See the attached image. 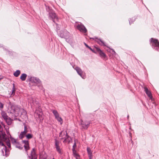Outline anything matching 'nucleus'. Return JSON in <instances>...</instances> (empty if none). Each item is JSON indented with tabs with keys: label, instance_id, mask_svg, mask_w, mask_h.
<instances>
[{
	"label": "nucleus",
	"instance_id": "29",
	"mask_svg": "<svg viewBox=\"0 0 159 159\" xmlns=\"http://www.w3.org/2000/svg\"><path fill=\"white\" fill-rule=\"evenodd\" d=\"M56 119L57 120V121H58L60 122L61 124H62L61 122L62 121V118L60 117L59 116H58L57 117H56Z\"/></svg>",
	"mask_w": 159,
	"mask_h": 159
},
{
	"label": "nucleus",
	"instance_id": "13",
	"mask_svg": "<svg viewBox=\"0 0 159 159\" xmlns=\"http://www.w3.org/2000/svg\"><path fill=\"white\" fill-rule=\"evenodd\" d=\"M39 79L34 77H31L29 79V81L31 83L37 84L39 82Z\"/></svg>",
	"mask_w": 159,
	"mask_h": 159
},
{
	"label": "nucleus",
	"instance_id": "27",
	"mask_svg": "<svg viewBox=\"0 0 159 159\" xmlns=\"http://www.w3.org/2000/svg\"><path fill=\"white\" fill-rule=\"evenodd\" d=\"M59 144L60 142L57 139H55V147L56 148L57 146H59Z\"/></svg>",
	"mask_w": 159,
	"mask_h": 159
},
{
	"label": "nucleus",
	"instance_id": "28",
	"mask_svg": "<svg viewBox=\"0 0 159 159\" xmlns=\"http://www.w3.org/2000/svg\"><path fill=\"white\" fill-rule=\"evenodd\" d=\"M130 25L132 24L135 20V18H132V19H129V20Z\"/></svg>",
	"mask_w": 159,
	"mask_h": 159
},
{
	"label": "nucleus",
	"instance_id": "37",
	"mask_svg": "<svg viewBox=\"0 0 159 159\" xmlns=\"http://www.w3.org/2000/svg\"><path fill=\"white\" fill-rule=\"evenodd\" d=\"M3 107V105L0 102V108H2Z\"/></svg>",
	"mask_w": 159,
	"mask_h": 159
},
{
	"label": "nucleus",
	"instance_id": "9",
	"mask_svg": "<svg viewBox=\"0 0 159 159\" xmlns=\"http://www.w3.org/2000/svg\"><path fill=\"white\" fill-rule=\"evenodd\" d=\"M9 127L5 128L6 131V133L7 134L10 136V138L11 139V142L12 143L14 144L15 145L16 144L18 143V142L17 141V140H16L15 139L13 138L11 136V135L9 133Z\"/></svg>",
	"mask_w": 159,
	"mask_h": 159
},
{
	"label": "nucleus",
	"instance_id": "35",
	"mask_svg": "<svg viewBox=\"0 0 159 159\" xmlns=\"http://www.w3.org/2000/svg\"><path fill=\"white\" fill-rule=\"evenodd\" d=\"M129 136L130 137V141L131 142V143H132V145H133V141L132 140V136H131V134L130 132H129Z\"/></svg>",
	"mask_w": 159,
	"mask_h": 159
},
{
	"label": "nucleus",
	"instance_id": "26",
	"mask_svg": "<svg viewBox=\"0 0 159 159\" xmlns=\"http://www.w3.org/2000/svg\"><path fill=\"white\" fill-rule=\"evenodd\" d=\"M52 112L55 116V118L59 116V115L57 111L56 110H53Z\"/></svg>",
	"mask_w": 159,
	"mask_h": 159
},
{
	"label": "nucleus",
	"instance_id": "22",
	"mask_svg": "<svg viewBox=\"0 0 159 159\" xmlns=\"http://www.w3.org/2000/svg\"><path fill=\"white\" fill-rule=\"evenodd\" d=\"M27 76L26 74H22L20 77V79L22 81H25L26 79Z\"/></svg>",
	"mask_w": 159,
	"mask_h": 159
},
{
	"label": "nucleus",
	"instance_id": "8",
	"mask_svg": "<svg viewBox=\"0 0 159 159\" xmlns=\"http://www.w3.org/2000/svg\"><path fill=\"white\" fill-rule=\"evenodd\" d=\"M77 28L80 32L86 33L87 32V30L83 25L81 23L78 24L76 26Z\"/></svg>",
	"mask_w": 159,
	"mask_h": 159
},
{
	"label": "nucleus",
	"instance_id": "46",
	"mask_svg": "<svg viewBox=\"0 0 159 159\" xmlns=\"http://www.w3.org/2000/svg\"><path fill=\"white\" fill-rule=\"evenodd\" d=\"M52 159H55V158H53Z\"/></svg>",
	"mask_w": 159,
	"mask_h": 159
},
{
	"label": "nucleus",
	"instance_id": "21",
	"mask_svg": "<svg viewBox=\"0 0 159 159\" xmlns=\"http://www.w3.org/2000/svg\"><path fill=\"white\" fill-rule=\"evenodd\" d=\"M83 79H85L86 78V74L85 72L83 71L82 72L78 74Z\"/></svg>",
	"mask_w": 159,
	"mask_h": 159
},
{
	"label": "nucleus",
	"instance_id": "11",
	"mask_svg": "<svg viewBox=\"0 0 159 159\" xmlns=\"http://www.w3.org/2000/svg\"><path fill=\"white\" fill-rule=\"evenodd\" d=\"M30 159H37V156L36 154L34 148H33L31 151V154L29 156Z\"/></svg>",
	"mask_w": 159,
	"mask_h": 159
},
{
	"label": "nucleus",
	"instance_id": "39",
	"mask_svg": "<svg viewBox=\"0 0 159 159\" xmlns=\"http://www.w3.org/2000/svg\"><path fill=\"white\" fill-rule=\"evenodd\" d=\"M15 89V84H13V87H12V89Z\"/></svg>",
	"mask_w": 159,
	"mask_h": 159
},
{
	"label": "nucleus",
	"instance_id": "7",
	"mask_svg": "<svg viewBox=\"0 0 159 159\" xmlns=\"http://www.w3.org/2000/svg\"><path fill=\"white\" fill-rule=\"evenodd\" d=\"M69 33L66 30H64L60 31L59 35L61 38L66 39L69 37Z\"/></svg>",
	"mask_w": 159,
	"mask_h": 159
},
{
	"label": "nucleus",
	"instance_id": "6",
	"mask_svg": "<svg viewBox=\"0 0 159 159\" xmlns=\"http://www.w3.org/2000/svg\"><path fill=\"white\" fill-rule=\"evenodd\" d=\"M90 124V122L89 121H83L82 120H81L80 122V125H81L82 129H87Z\"/></svg>",
	"mask_w": 159,
	"mask_h": 159
},
{
	"label": "nucleus",
	"instance_id": "18",
	"mask_svg": "<svg viewBox=\"0 0 159 159\" xmlns=\"http://www.w3.org/2000/svg\"><path fill=\"white\" fill-rule=\"evenodd\" d=\"M22 141L25 144L24 146L25 149L26 150L28 149L29 148L28 141L26 140H23Z\"/></svg>",
	"mask_w": 159,
	"mask_h": 159
},
{
	"label": "nucleus",
	"instance_id": "3",
	"mask_svg": "<svg viewBox=\"0 0 159 159\" xmlns=\"http://www.w3.org/2000/svg\"><path fill=\"white\" fill-rule=\"evenodd\" d=\"M150 44L152 48L156 50L159 51V41L158 39L151 38L150 40Z\"/></svg>",
	"mask_w": 159,
	"mask_h": 159
},
{
	"label": "nucleus",
	"instance_id": "44",
	"mask_svg": "<svg viewBox=\"0 0 159 159\" xmlns=\"http://www.w3.org/2000/svg\"><path fill=\"white\" fill-rule=\"evenodd\" d=\"M45 6H46V7H48H48H47V6H46V5H45Z\"/></svg>",
	"mask_w": 159,
	"mask_h": 159
},
{
	"label": "nucleus",
	"instance_id": "17",
	"mask_svg": "<svg viewBox=\"0 0 159 159\" xmlns=\"http://www.w3.org/2000/svg\"><path fill=\"white\" fill-rule=\"evenodd\" d=\"M65 39L67 43H69L71 46L73 45V41L72 38L71 37H68V38H66Z\"/></svg>",
	"mask_w": 159,
	"mask_h": 159
},
{
	"label": "nucleus",
	"instance_id": "23",
	"mask_svg": "<svg viewBox=\"0 0 159 159\" xmlns=\"http://www.w3.org/2000/svg\"><path fill=\"white\" fill-rule=\"evenodd\" d=\"M74 156L76 158V159H79L80 156L79 155L76 153L75 150H72Z\"/></svg>",
	"mask_w": 159,
	"mask_h": 159
},
{
	"label": "nucleus",
	"instance_id": "5",
	"mask_svg": "<svg viewBox=\"0 0 159 159\" xmlns=\"http://www.w3.org/2000/svg\"><path fill=\"white\" fill-rule=\"evenodd\" d=\"M59 136L60 137H61V139H64V142H66V141H69V137L67 135L66 131H63L61 132L60 133Z\"/></svg>",
	"mask_w": 159,
	"mask_h": 159
},
{
	"label": "nucleus",
	"instance_id": "2",
	"mask_svg": "<svg viewBox=\"0 0 159 159\" xmlns=\"http://www.w3.org/2000/svg\"><path fill=\"white\" fill-rule=\"evenodd\" d=\"M46 9L47 11L49 13V18L55 23V20H57L58 19V17L56 14L50 7H46Z\"/></svg>",
	"mask_w": 159,
	"mask_h": 159
},
{
	"label": "nucleus",
	"instance_id": "41",
	"mask_svg": "<svg viewBox=\"0 0 159 159\" xmlns=\"http://www.w3.org/2000/svg\"><path fill=\"white\" fill-rule=\"evenodd\" d=\"M3 78L2 77L0 76V80L2 79Z\"/></svg>",
	"mask_w": 159,
	"mask_h": 159
},
{
	"label": "nucleus",
	"instance_id": "32",
	"mask_svg": "<svg viewBox=\"0 0 159 159\" xmlns=\"http://www.w3.org/2000/svg\"><path fill=\"white\" fill-rule=\"evenodd\" d=\"M32 135L30 134H28L26 135V137L27 139H30L32 138Z\"/></svg>",
	"mask_w": 159,
	"mask_h": 159
},
{
	"label": "nucleus",
	"instance_id": "20",
	"mask_svg": "<svg viewBox=\"0 0 159 159\" xmlns=\"http://www.w3.org/2000/svg\"><path fill=\"white\" fill-rule=\"evenodd\" d=\"M74 69L76 70L78 74L80 73L81 72L82 73L83 71L78 66H76L75 68H74Z\"/></svg>",
	"mask_w": 159,
	"mask_h": 159
},
{
	"label": "nucleus",
	"instance_id": "30",
	"mask_svg": "<svg viewBox=\"0 0 159 159\" xmlns=\"http://www.w3.org/2000/svg\"><path fill=\"white\" fill-rule=\"evenodd\" d=\"M56 149L57 151L60 154H61V149H60L59 146H57L56 148Z\"/></svg>",
	"mask_w": 159,
	"mask_h": 159
},
{
	"label": "nucleus",
	"instance_id": "40",
	"mask_svg": "<svg viewBox=\"0 0 159 159\" xmlns=\"http://www.w3.org/2000/svg\"><path fill=\"white\" fill-rule=\"evenodd\" d=\"M112 51L113 53H115V52L114 51V50L113 49H112Z\"/></svg>",
	"mask_w": 159,
	"mask_h": 159
},
{
	"label": "nucleus",
	"instance_id": "16",
	"mask_svg": "<svg viewBox=\"0 0 159 159\" xmlns=\"http://www.w3.org/2000/svg\"><path fill=\"white\" fill-rule=\"evenodd\" d=\"M87 149L89 159H92L93 158L92 151L91 149L88 147L87 148Z\"/></svg>",
	"mask_w": 159,
	"mask_h": 159
},
{
	"label": "nucleus",
	"instance_id": "45",
	"mask_svg": "<svg viewBox=\"0 0 159 159\" xmlns=\"http://www.w3.org/2000/svg\"><path fill=\"white\" fill-rule=\"evenodd\" d=\"M131 127H130L129 128V129H131Z\"/></svg>",
	"mask_w": 159,
	"mask_h": 159
},
{
	"label": "nucleus",
	"instance_id": "42",
	"mask_svg": "<svg viewBox=\"0 0 159 159\" xmlns=\"http://www.w3.org/2000/svg\"><path fill=\"white\" fill-rule=\"evenodd\" d=\"M43 159H47V157H46H46H44L43 158Z\"/></svg>",
	"mask_w": 159,
	"mask_h": 159
},
{
	"label": "nucleus",
	"instance_id": "4",
	"mask_svg": "<svg viewBox=\"0 0 159 159\" xmlns=\"http://www.w3.org/2000/svg\"><path fill=\"white\" fill-rule=\"evenodd\" d=\"M21 109L17 106H12L11 107V113L14 114L16 116H17L20 113Z\"/></svg>",
	"mask_w": 159,
	"mask_h": 159
},
{
	"label": "nucleus",
	"instance_id": "38",
	"mask_svg": "<svg viewBox=\"0 0 159 159\" xmlns=\"http://www.w3.org/2000/svg\"><path fill=\"white\" fill-rule=\"evenodd\" d=\"M84 45H85V46L88 48H89L90 47L86 43H84Z\"/></svg>",
	"mask_w": 159,
	"mask_h": 159
},
{
	"label": "nucleus",
	"instance_id": "19",
	"mask_svg": "<svg viewBox=\"0 0 159 159\" xmlns=\"http://www.w3.org/2000/svg\"><path fill=\"white\" fill-rule=\"evenodd\" d=\"M6 123H7V124L8 125H11V119L9 117H7L6 119H5L4 120Z\"/></svg>",
	"mask_w": 159,
	"mask_h": 159
},
{
	"label": "nucleus",
	"instance_id": "24",
	"mask_svg": "<svg viewBox=\"0 0 159 159\" xmlns=\"http://www.w3.org/2000/svg\"><path fill=\"white\" fill-rule=\"evenodd\" d=\"M1 115L2 117L4 120L6 119L8 116H7L6 113L4 111H2L1 112Z\"/></svg>",
	"mask_w": 159,
	"mask_h": 159
},
{
	"label": "nucleus",
	"instance_id": "34",
	"mask_svg": "<svg viewBox=\"0 0 159 159\" xmlns=\"http://www.w3.org/2000/svg\"><path fill=\"white\" fill-rule=\"evenodd\" d=\"M76 146V143L75 142L73 145V146L72 150H75V148Z\"/></svg>",
	"mask_w": 159,
	"mask_h": 159
},
{
	"label": "nucleus",
	"instance_id": "14",
	"mask_svg": "<svg viewBox=\"0 0 159 159\" xmlns=\"http://www.w3.org/2000/svg\"><path fill=\"white\" fill-rule=\"evenodd\" d=\"M144 91L146 93L147 95H148V97L150 98V99H152V96L150 91L146 87H144Z\"/></svg>",
	"mask_w": 159,
	"mask_h": 159
},
{
	"label": "nucleus",
	"instance_id": "36",
	"mask_svg": "<svg viewBox=\"0 0 159 159\" xmlns=\"http://www.w3.org/2000/svg\"><path fill=\"white\" fill-rule=\"evenodd\" d=\"M89 49L92 52H93V53H97V52L94 50H93L90 47L89 48Z\"/></svg>",
	"mask_w": 159,
	"mask_h": 159
},
{
	"label": "nucleus",
	"instance_id": "10",
	"mask_svg": "<svg viewBox=\"0 0 159 159\" xmlns=\"http://www.w3.org/2000/svg\"><path fill=\"white\" fill-rule=\"evenodd\" d=\"M95 48L98 53L100 56L103 59H104L106 57V54L99 48L96 47Z\"/></svg>",
	"mask_w": 159,
	"mask_h": 159
},
{
	"label": "nucleus",
	"instance_id": "15",
	"mask_svg": "<svg viewBox=\"0 0 159 159\" xmlns=\"http://www.w3.org/2000/svg\"><path fill=\"white\" fill-rule=\"evenodd\" d=\"M24 131L21 132L19 138L21 139H22L24 137L25 134L27 132L26 129V126H24Z\"/></svg>",
	"mask_w": 159,
	"mask_h": 159
},
{
	"label": "nucleus",
	"instance_id": "31",
	"mask_svg": "<svg viewBox=\"0 0 159 159\" xmlns=\"http://www.w3.org/2000/svg\"><path fill=\"white\" fill-rule=\"evenodd\" d=\"M16 91V89H12V91L11 92V96H14L15 94V92Z\"/></svg>",
	"mask_w": 159,
	"mask_h": 159
},
{
	"label": "nucleus",
	"instance_id": "1",
	"mask_svg": "<svg viewBox=\"0 0 159 159\" xmlns=\"http://www.w3.org/2000/svg\"><path fill=\"white\" fill-rule=\"evenodd\" d=\"M2 141L5 142L9 148H10L11 144L10 143L8 138L7 137L5 133H2L1 135H0V146L1 145L3 147V148L2 149V152L3 156L6 155V147L4 146L3 143Z\"/></svg>",
	"mask_w": 159,
	"mask_h": 159
},
{
	"label": "nucleus",
	"instance_id": "33",
	"mask_svg": "<svg viewBox=\"0 0 159 159\" xmlns=\"http://www.w3.org/2000/svg\"><path fill=\"white\" fill-rule=\"evenodd\" d=\"M14 145L16 146V148L20 149H22V147L20 146V145L19 144L18 142L17 144H16Z\"/></svg>",
	"mask_w": 159,
	"mask_h": 159
},
{
	"label": "nucleus",
	"instance_id": "12",
	"mask_svg": "<svg viewBox=\"0 0 159 159\" xmlns=\"http://www.w3.org/2000/svg\"><path fill=\"white\" fill-rule=\"evenodd\" d=\"M90 39H93L97 42L101 46H106L105 43L102 41L100 39H98L96 37L94 38H91Z\"/></svg>",
	"mask_w": 159,
	"mask_h": 159
},
{
	"label": "nucleus",
	"instance_id": "43",
	"mask_svg": "<svg viewBox=\"0 0 159 159\" xmlns=\"http://www.w3.org/2000/svg\"><path fill=\"white\" fill-rule=\"evenodd\" d=\"M129 117V116L128 115L127 116V118H128Z\"/></svg>",
	"mask_w": 159,
	"mask_h": 159
},
{
	"label": "nucleus",
	"instance_id": "25",
	"mask_svg": "<svg viewBox=\"0 0 159 159\" xmlns=\"http://www.w3.org/2000/svg\"><path fill=\"white\" fill-rule=\"evenodd\" d=\"M20 72L19 70H16L13 74L14 76L15 77H17L20 74Z\"/></svg>",
	"mask_w": 159,
	"mask_h": 159
}]
</instances>
